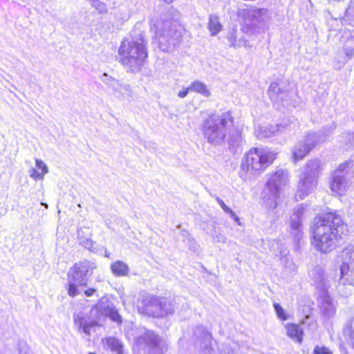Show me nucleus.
Instances as JSON below:
<instances>
[{
  "mask_svg": "<svg viewBox=\"0 0 354 354\" xmlns=\"http://www.w3.org/2000/svg\"><path fill=\"white\" fill-rule=\"evenodd\" d=\"M345 228L341 216L336 212L315 218L310 227L315 247L324 253L330 252L336 246L337 236L341 238Z\"/></svg>",
  "mask_w": 354,
  "mask_h": 354,
  "instance_id": "nucleus-1",
  "label": "nucleus"
},
{
  "mask_svg": "<svg viewBox=\"0 0 354 354\" xmlns=\"http://www.w3.org/2000/svg\"><path fill=\"white\" fill-rule=\"evenodd\" d=\"M130 37L121 42L118 50L120 62L131 73H136L141 70L148 57L147 40L144 32L139 28H134Z\"/></svg>",
  "mask_w": 354,
  "mask_h": 354,
  "instance_id": "nucleus-2",
  "label": "nucleus"
},
{
  "mask_svg": "<svg viewBox=\"0 0 354 354\" xmlns=\"http://www.w3.org/2000/svg\"><path fill=\"white\" fill-rule=\"evenodd\" d=\"M106 317L113 321L121 323L122 317L112 302L102 297L95 306L91 308L88 313L80 312L74 315L73 319L75 327L79 332L87 336L91 335V330L101 325Z\"/></svg>",
  "mask_w": 354,
  "mask_h": 354,
  "instance_id": "nucleus-3",
  "label": "nucleus"
},
{
  "mask_svg": "<svg viewBox=\"0 0 354 354\" xmlns=\"http://www.w3.org/2000/svg\"><path fill=\"white\" fill-rule=\"evenodd\" d=\"M234 118L230 111L212 114L202 122V132L208 143L220 146L225 140L227 131L233 127Z\"/></svg>",
  "mask_w": 354,
  "mask_h": 354,
  "instance_id": "nucleus-4",
  "label": "nucleus"
},
{
  "mask_svg": "<svg viewBox=\"0 0 354 354\" xmlns=\"http://www.w3.org/2000/svg\"><path fill=\"white\" fill-rule=\"evenodd\" d=\"M151 28L155 32L159 48L162 51H169L178 45L181 41L183 28L165 17L156 21H151Z\"/></svg>",
  "mask_w": 354,
  "mask_h": 354,
  "instance_id": "nucleus-5",
  "label": "nucleus"
},
{
  "mask_svg": "<svg viewBox=\"0 0 354 354\" xmlns=\"http://www.w3.org/2000/svg\"><path fill=\"white\" fill-rule=\"evenodd\" d=\"M277 158V153L263 148H252L245 156L241 165V176L248 174H258L270 165Z\"/></svg>",
  "mask_w": 354,
  "mask_h": 354,
  "instance_id": "nucleus-6",
  "label": "nucleus"
},
{
  "mask_svg": "<svg viewBox=\"0 0 354 354\" xmlns=\"http://www.w3.org/2000/svg\"><path fill=\"white\" fill-rule=\"evenodd\" d=\"M96 268L95 262L84 260L75 263L69 269L68 272V294L69 296L75 297L80 293L79 287L86 286L89 277Z\"/></svg>",
  "mask_w": 354,
  "mask_h": 354,
  "instance_id": "nucleus-7",
  "label": "nucleus"
},
{
  "mask_svg": "<svg viewBox=\"0 0 354 354\" xmlns=\"http://www.w3.org/2000/svg\"><path fill=\"white\" fill-rule=\"evenodd\" d=\"M321 171L322 162L319 159H312L306 162L298 183L297 196L301 199L316 187Z\"/></svg>",
  "mask_w": 354,
  "mask_h": 354,
  "instance_id": "nucleus-8",
  "label": "nucleus"
},
{
  "mask_svg": "<svg viewBox=\"0 0 354 354\" xmlns=\"http://www.w3.org/2000/svg\"><path fill=\"white\" fill-rule=\"evenodd\" d=\"M288 182V174L286 170L279 169L270 175V178L262 192V198L270 208L275 209L279 190Z\"/></svg>",
  "mask_w": 354,
  "mask_h": 354,
  "instance_id": "nucleus-9",
  "label": "nucleus"
},
{
  "mask_svg": "<svg viewBox=\"0 0 354 354\" xmlns=\"http://www.w3.org/2000/svg\"><path fill=\"white\" fill-rule=\"evenodd\" d=\"M353 167V161L349 160L339 165L338 168L333 171L330 180V188L333 192L340 196L346 193L351 185Z\"/></svg>",
  "mask_w": 354,
  "mask_h": 354,
  "instance_id": "nucleus-10",
  "label": "nucleus"
},
{
  "mask_svg": "<svg viewBox=\"0 0 354 354\" xmlns=\"http://www.w3.org/2000/svg\"><path fill=\"white\" fill-rule=\"evenodd\" d=\"M238 16L243 19L242 30L249 33L252 30L259 28L270 17L266 8H248L239 9Z\"/></svg>",
  "mask_w": 354,
  "mask_h": 354,
  "instance_id": "nucleus-11",
  "label": "nucleus"
},
{
  "mask_svg": "<svg viewBox=\"0 0 354 354\" xmlns=\"http://www.w3.org/2000/svg\"><path fill=\"white\" fill-rule=\"evenodd\" d=\"M143 304L146 314L153 317H162L174 312L172 301L166 297L150 296L143 300Z\"/></svg>",
  "mask_w": 354,
  "mask_h": 354,
  "instance_id": "nucleus-12",
  "label": "nucleus"
},
{
  "mask_svg": "<svg viewBox=\"0 0 354 354\" xmlns=\"http://www.w3.org/2000/svg\"><path fill=\"white\" fill-rule=\"evenodd\" d=\"M136 344L141 348H147L151 354H161L165 346L164 339L153 331L143 328L135 339Z\"/></svg>",
  "mask_w": 354,
  "mask_h": 354,
  "instance_id": "nucleus-13",
  "label": "nucleus"
},
{
  "mask_svg": "<svg viewBox=\"0 0 354 354\" xmlns=\"http://www.w3.org/2000/svg\"><path fill=\"white\" fill-rule=\"evenodd\" d=\"M324 141L319 133H308L304 141L296 144L292 151V158L296 162L303 159L319 142Z\"/></svg>",
  "mask_w": 354,
  "mask_h": 354,
  "instance_id": "nucleus-14",
  "label": "nucleus"
},
{
  "mask_svg": "<svg viewBox=\"0 0 354 354\" xmlns=\"http://www.w3.org/2000/svg\"><path fill=\"white\" fill-rule=\"evenodd\" d=\"M196 337L195 346L199 354H214V349L212 343V337L203 326H197L194 331Z\"/></svg>",
  "mask_w": 354,
  "mask_h": 354,
  "instance_id": "nucleus-15",
  "label": "nucleus"
},
{
  "mask_svg": "<svg viewBox=\"0 0 354 354\" xmlns=\"http://www.w3.org/2000/svg\"><path fill=\"white\" fill-rule=\"evenodd\" d=\"M101 80L113 91V95L117 98L126 99L132 97L133 91L130 85L121 82L105 73L102 75Z\"/></svg>",
  "mask_w": 354,
  "mask_h": 354,
  "instance_id": "nucleus-16",
  "label": "nucleus"
},
{
  "mask_svg": "<svg viewBox=\"0 0 354 354\" xmlns=\"http://www.w3.org/2000/svg\"><path fill=\"white\" fill-rule=\"evenodd\" d=\"M320 314L326 319L333 318L335 313L337 303L328 294V292H321L317 298Z\"/></svg>",
  "mask_w": 354,
  "mask_h": 354,
  "instance_id": "nucleus-17",
  "label": "nucleus"
},
{
  "mask_svg": "<svg viewBox=\"0 0 354 354\" xmlns=\"http://www.w3.org/2000/svg\"><path fill=\"white\" fill-rule=\"evenodd\" d=\"M304 209L302 206H298L295 207L290 217V234L297 242L300 241L302 236L301 216L304 214Z\"/></svg>",
  "mask_w": 354,
  "mask_h": 354,
  "instance_id": "nucleus-18",
  "label": "nucleus"
},
{
  "mask_svg": "<svg viewBox=\"0 0 354 354\" xmlns=\"http://www.w3.org/2000/svg\"><path fill=\"white\" fill-rule=\"evenodd\" d=\"M312 279L319 294L321 292H328V289L330 286L329 278L325 275L323 268L317 266L312 271Z\"/></svg>",
  "mask_w": 354,
  "mask_h": 354,
  "instance_id": "nucleus-19",
  "label": "nucleus"
},
{
  "mask_svg": "<svg viewBox=\"0 0 354 354\" xmlns=\"http://www.w3.org/2000/svg\"><path fill=\"white\" fill-rule=\"evenodd\" d=\"M312 279L319 294L321 292H328V289L330 286L329 278L325 275L323 268L317 266L312 271Z\"/></svg>",
  "mask_w": 354,
  "mask_h": 354,
  "instance_id": "nucleus-20",
  "label": "nucleus"
},
{
  "mask_svg": "<svg viewBox=\"0 0 354 354\" xmlns=\"http://www.w3.org/2000/svg\"><path fill=\"white\" fill-rule=\"evenodd\" d=\"M227 143L230 151L236 152L239 148L243 145L242 131L238 129H230L227 131Z\"/></svg>",
  "mask_w": 354,
  "mask_h": 354,
  "instance_id": "nucleus-21",
  "label": "nucleus"
},
{
  "mask_svg": "<svg viewBox=\"0 0 354 354\" xmlns=\"http://www.w3.org/2000/svg\"><path fill=\"white\" fill-rule=\"evenodd\" d=\"M281 127L282 124L259 126L255 129L254 133L259 139L268 138L281 131Z\"/></svg>",
  "mask_w": 354,
  "mask_h": 354,
  "instance_id": "nucleus-22",
  "label": "nucleus"
},
{
  "mask_svg": "<svg viewBox=\"0 0 354 354\" xmlns=\"http://www.w3.org/2000/svg\"><path fill=\"white\" fill-rule=\"evenodd\" d=\"M341 277L339 282L343 285H352L354 287V267L342 264L340 267Z\"/></svg>",
  "mask_w": 354,
  "mask_h": 354,
  "instance_id": "nucleus-23",
  "label": "nucleus"
},
{
  "mask_svg": "<svg viewBox=\"0 0 354 354\" xmlns=\"http://www.w3.org/2000/svg\"><path fill=\"white\" fill-rule=\"evenodd\" d=\"M111 270L116 277L128 275L129 272V266L122 261H116L111 265Z\"/></svg>",
  "mask_w": 354,
  "mask_h": 354,
  "instance_id": "nucleus-24",
  "label": "nucleus"
},
{
  "mask_svg": "<svg viewBox=\"0 0 354 354\" xmlns=\"http://www.w3.org/2000/svg\"><path fill=\"white\" fill-rule=\"evenodd\" d=\"M286 333L288 337L297 342L301 343L302 342L303 330L297 324H288L286 326Z\"/></svg>",
  "mask_w": 354,
  "mask_h": 354,
  "instance_id": "nucleus-25",
  "label": "nucleus"
},
{
  "mask_svg": "<svg viewBox=\"0 0 354 354\" xmlns=\"http://www.w3.org/2000/svg\"><path fill=\"white\" fill-rule=\"evenodd\" d=\"M106 346L117 354H124L123 344L120 340L114 337H109L105 339Z\"/></svg>",
  "mask_w": 354,
  "mask_h": 354,
  "instance_id": "nucleus-26",
  "label": "nucleus"
},
{
  "mask_svg": "<svg viewBox=\"0 0 354 354\" xmlns=\"http://www.w3.org/2000/svg\"><path fill=\"white\" fill-rule=\"evenodd\" d=\"M223 26L220 23L219 18L214 15H210L208 21V29L212 36H215L222 30Z\"/></svg>",
  "mask_w": 354,
  "mask_h": 354,
  "instance_id": "nucleus-27",
  "label": "nucleus"
},
{
  "mask_svg": "<svg viewBox=\"0 0 354 354\" xmlns=\"http://www.w3.org/2000/svg\"><path fill=\"white\" fill-rule=\"evenodd\" d=\"M281 86L279 82H272L268 88V94L271 100L277 102L283 100V96L281 95Z\"/></svg>",
  "mask_w": 354,
  "mask_h": 354,
  "instance_id": "nucleus-28",
  "label": "nucleus"
},
{
  "mask_svg": "<svg viewBox=\"0 0 354 354\" xmlns=\"http://www.w3.org/2000/svg\"><path fill=\"white\" fill-rule=\"evenodd\" d=\"M190 91L198 93L204 97H209L211 95L210 91L207 86L201 81H194L189 86Z\"/></svg>",
  "mask_w": 354,
  "mask_h": 354,
  "instance_id": "nucleus-29",
  "label": "nucleus"
},
{
  "mask_svg": "<svg viewBox=\"0 0 354 354\" xmlns=\"http://www.w3.org/2000/svg\"><path fill=\"white\" fill-rule=\"evenodd\" d=\"M344 262L342 264L354 267V246H350L343 251Z\"/></svg>",
  "mask_w": 354,
  "mask_h": 354,
  "instance_id": "nucleus-30",
  "label": "nucleus"
},
{
  "mask_svg": "<svg viewBox=\"0 0 354 354\" xmlns=\"http://www.w3.org/2000/svg\"><path fill=\"white\" fill-rule=\"evenodd\" d=\"M227 39L231 47L236 48L241 46V40H239L238 42H236V35L235 29H232L229 31Z\"/></svg>",
  "mask_w": 354,
  "mask_h": 354,
  "instance_id": "nucleus-31",
  "label": "nucleus"
},
{
  "mask_svg": "<svg viewBox=\"0 0 354 354\" xmlns=\"http://www.w3.org/2000/svg\"><path fill=\"white\" fill-rule=\"evenodd\" d=\"M91 6L95 8V10L100 14H104L107 12V8L104 3L100 1V0H88Z\"/></svg>",
  "mask_w": 354,
  "mask_h": 354,
  "instance_id": "nucleus-32",
  "label": "nucleus"
},
{
  "mask_svg": "<svg viewBox=\"0 0 354 354\" xmlns=\"http://www.w3.org/2000/svg\"><path fill=\"white\" fill-rule=\"evenodd\" d=\"M344 49L348 57L354 56V37H351L346 40Z\"/></svg>",
  "mask_w": 354,
  "mask_h": 354,
  "instance_id": "nucleus-33",
  "label": "nucleus"
},
{
  "mask_svg": "<svg viewBox=\"0 0 354 354\" xmlns=\"http://www.w3.org/2000/svg\"><path fill=\"white\" fill-rule=\"evenodd\" d=\"M344 140L342 142L345 144L348 149L354 146V132L353 133H346L343 136Z\"/></svg>",
  "mask_w": 354,
  "mask_h": 354,
  "instance_id": "nucleus-34",
  "label": "nucleus"
},
{
  "mask_svg": "<svg viewBox=\"0 0 354 354\" xmlns=\"http://www.w3.org/2000/svg\"><path fill=\"white\" fill-rule=\"evenodd\" d=\"M273 306L277 313V315L279 319L283 321L288 319L287 315L285 313L284 310L279 304L275 303L274 304Z\"/></svg>",
  "mask_w": 354,
  "mask_h": 354,
  "instance_id": "nucleus-35",
  "label": "nucleus"
},
{
  "mask_svg": "<svg viewBox=\"0 0 354 354\" xmlns=\"http://www.w3.org/2000/svg\"><path fill=\"white\" fill-rule=\"evenodd\" d=\"M80 239V243L86 249L90 250L93 246V242L90 238H82L80 235H78Z\"/></svg>",
  "mask_w": 354,
  "mask_h": 354,
  "instance_id": "nucleus-36",
  "label": "nucleus"
},
{
  "mask_svg": "<svg viewBox=\"0 0 354 354\" xmlns=\"http://www.w3.org/2000/svg\"><path fill=\"white\" fill-rule=\"evenodd\" d=\"M281 88V95L280 96H283V100H286V98L288 95V84L286 82H279Z\"/></svg>",
  "mask_w": 354,
  "mask_h": 354,
  "instance_id": "nucleus-37",
  "label": "nucleus"
},
{
  "mask_svg": "<svg viewBox=\"0 0 354 354\" xmlns=\"http://www.w3.org/2000/svg\"><path fill=\"white\" fill-rule=\"evenodd\" d=\"M35 162H36V166L39 169H41V173L44 175L48 172V167L43 160H39V159H35Z\"/></svg>",
  "mask_w": 354,
  "mask_h": 354,
  "instance_id": "nucleus-38",
  "label": "nucleus"
},
{
  "mask_svg": "<svg viewBox=\"0 0 354 354\" xmlns=\"http://www.w3.org/2000/svg\"><path fill=\"white\" fill-rule=\"evenodd\" d=\"M214 198H215V200L218 202V203L221 205L222 209L226 213V214H229V213H232V209L228 207L225 204V203L223 202V201L222 199H221L218 196H213Z\"/></svg>",
  "mask_w": 354,
  "mask_h": 354,
  "instance_id": "nucleus-39",
  "label": "nucleus"
},
{
  "mask_svg": "<svg viewBox=\"0 0 354 354\" xmlns=\"http://www.w3.org/2000/svg\"><path fill=\"white\" fill-rule=\"evenodd\" d=\"M314 354H332V353L326 347L315 346L313 351Z\"/></svg>",
  "mask_w": 354,
  "mask_h": 354,
  "instance_id": "nucleus-40",
  "label": "nucleus"
},
{
  "mask_svg": "<svg viewBox=\"0 0 354 354\" xmlns=\"http://www.w3.org/2000/svg\"><path fill=\"white\" fill-rule=\"evenodd\" d=\"M30 176L34 179H42L44 174L38 172L35 169L31 168L29 171Z\"/></svg>",
  "mask_w": 354,
  "mask_h": 354,
  "instance_id": "nucleus-41",
  "label": "nucleus"
},
{
  "mask_svg": "<svg viewBox=\"0 0 354 354\" xmlns=\"http://www.w3.org/2000/svg\"><path fill=\"white\" fill-rule=\"evenodd\" d=\"M214 240L216 242L225 243L226 241V237L223 234H218L214 236Z\"/></svg>",
  "mask_w": 354,
  "mask_h": 354,
  "instance_id": "nucleus-42",
  "label": "nucleus"
},
{
  "mask_svg": "<svg viewBox=\"0 0 354 354\" xmlns=\"http://www.w3.org/2000/svg\"><path fill=\"white\" fill-rule=\"evenodd\" d=\"M189 91H190V88L189 87L188 88H185L184 90L183 91H180L178 93V96L180 97V98H184L185 97L188 93H189Z\"/></svg>",
  "mask_w": 354,
  "mask_h": 354,
  "instance_id": "nucleus-43",
  "label": "nucleus"
},
{
  "mask_svg": "<svg viewBox=\"0 0 354 354\" xmlns=\"http://www.w3.org/2000/svg\"><path fill=\"white\" fill-rule=\"evenodd\" d=\"M119 15L121 20L123 21H127L129 19V15L127 13L118 12L116 14L118 18H119Z\"/></svg>",
  "mask_w": 354,
  "mask_h": 354,
  "instance_id": "nucleus-44",
  "label": "nucleus"
},
{
  "mask_svg": "<svg viewBox=\"0 0 354 354\" xmlns=\"http://www.w3.org/2000/svg\"><path fill=\"white\" fill-rule=\"evenodd\" d=\"M96 292V289L95 288H88L87 290H84V295L87 297H91L92 296L95 292Z\"/></svg>",
  "mask_w": 354,
  "mask_h": 354,
  "instance_id": "nucleus-45",
  "label": "nucleus"
},
{
  "mask_svg": "<svg viewBox=\"0 0 354 354\" xmlns=\"http://www.w3.org/2000/svg\"><path fill=\"white\" fill-rule=\"evenodd\" d=\"M230 217L234 220V221H236V223H239V218L236 215V214L232 210V213H229L228 214Z\"/></svg>",
  "mask_w": 354,
  "mask_h": 354,
  "instance_id": "nucleus-46",
  "label": "nucleus"
},
{
  "mask_svg": "<svg viewBox=\"0 0 354 354\" xmlns=\"http://www.w3.org/2000/svg\"><path fill=\"white\" fill-rule=\"evenodd\" d=\"M243 42V45L245 46V47H251V46L250 45V44L248 42V41H245L244 39L241 40V43Z\"/></svg>",
  "mask_w": 354,
  "mask_h": 354,
  "instance_id": "nucleus-47",
  "label": "nucleus"
},
{
  "mask_svg": "<svg viewBox=\"0 0 354 354\" xmlns=\"http://www.w3.org/2000/svg\"><path fill=\"white\" fill-rule=\"evenodd\" d=\"M227 354H238L237 351L234 349L228 350L227 351H225Z\"/></svg>",
  "mask_w": 354,
  "mask_h": 354,
  "instance_id": "nucleus-48",
  "label": "nucleus"
},
{
  "mask_svg": "<svg viewBox=\"0 0 354 354\" xmlns=\"http://www.w3.org/2000/svg\"><path fill=\"white\" fill-rule=\"evenodd\" d=\"M19 354H30L26 349H19Z\"/></svg>",
  "mask_w": 354,
  "mask_h": 354,
  "instance_id": "nucleus-49",
  "label": "nucleus"
},
{
  "mask_svg": "<svg viewBox=\"0 0 354 354\" xmlns=\"http://www.w3.org/2000/svg\"><path fill=\"white\" fill-rule=\"evenodd\" d=\"M41 205L44 206L46 208H48V205L46 203H41Z\"/></svg>",
  "mask_w": 354,
  "mask_h": 354,
  "instance_id": "nucleus-50",
  "label": "nucleus"
},
{
  "mask_svg": "<svg viewBox=\"0 0 354 354\" xmlns=\"http://www.w3.org/2000/svg\"><path fill=\"white\" fill-rule=\"evenodd\" d=\"M89 354H95V353H90Z\"/></svg>",
  "mask_w": 354,
  "mask_h": 354,
  "instance_id": "nucleus-51",
  "label": "nucleus"
}]
</instances>
